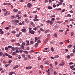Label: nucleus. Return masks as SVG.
Here are the masks:
<instances>
[{"label": "nucleus", "mask_w": 75, "mask_h": 75, "mask_svg": "<svg viewBox=\"0 0 75 75\" xmlns=\"http://www.w3.org/2000/svg\"><path fill=\"white\" fill-rule=\"evenodd\" d=\"M47 74H48V75H51V74H50V72L49 71H47Z\"/></svg>", "instance_id": "nucleus-62"}, {"label": "nucleus", "mask_w": 75, "mask_h": 75, "mask_svg": "<svg viewBox=\"0 0 75 75\" xmlns=\"http://www.w3.org/2000/svg\"><path fill=\"white\" fill-rule=\"evenodd\" d=\"M5 50H8V47H6L5 48Z\"/></svg>", "instance_id": "nucleus-23"}, {"label": "nucleus", "mask_w": 75, "mask_h": 75, "mask_svg": "<svg viewBox=\"0 0 75 75\" xmlns=\"http://www.w3.org/2000/svg\"><path fill=\"white\" fill-rule=\"evenodd\" d=\"M55 10H62L61 8H55Z\"/></svg>", "instance_id": "nucleus-33"}, {"label": "nucleus", "mask_w": 75, "mask_h": 75, "mask_svg": "<svg viewBox=\"0 0 75 75\" xmlns=\"http://www.w3.org/2000/svg\"><path fill=\"white\" fill-rule=\"evenodd\" d=\"M38 45V43H36L35 44V47H37Z\"/></svg>", "instance_id": "nucleus-27"}, {"label": "nucleus", "mask_w": 75, "mask_h": 75, "mask_svg": "<svg viewBox=\"0 0 75 75\" xmlns=\"http://www.w3.org/2000/svg\"><path fill=\"white\" fill-rule=\"evenodd\" d=\"M38 60H41V58H40V57H38Z\"/></svg>", "instance_id": "nucleus-45"}, {"label": "nucleus", "mask_w": 75, "mask_h": 75, "mask_svg": "<svg viewBox=\"0 0 75 75\" xmlns=\"http://www.w3.org/2000/svg\"><path fill=\"white\" fill-rule=\"evenodd\" d=\"M19 49V48L18 47H15V50H18Z\"/></svg>", "instance_id": "nucleus-56"}, {"label": "nucleus", "mask_w": 75, "mask_h": 75, "mask_svg": "<svg viewBox=\"0 0 75 75\" xmlns=\"http://www.w3.org/2000/svg\"><path fill=\"white\" fill-rule=\"evenodd\" d=\"M37 42L39 43H41V41L40 40H38L37 41Z\"/></svg>", "instance_id": "nucleus-20"}, {"label": "nucleus", "mask_w": 75, "mask_h": 75, "mask_svg": "<svg viewBox=\"0 0 75 75\" xmlns=\"http://www.w3.org/2000/svg\"><path fill=\"white\" fill-rule=\"evenodd\" d=\"M27 30L25 29H23L21 30V31L23 33H25Z\"/></svg>", "instance_id": "nucleus-4"}, {"label": "nucleus", "mask_w": 75, "mask_h": 75, "mask_svg": "<svg viewBox=\"0 0 75 75\" xmlns=\"http://www.w3.org/2000/svg\"><path fill=\"white\" fill-rule=\"evenodd\" d=\"M51 49V51L52 52H53V51H54V47H52Z\"/></svg>", "instance_id": "nucleus-29"}, {"label": "nucleus", "mask_w": 75, "mask_h": 75, "mask_svg": "<svg viewBox=\"0 0 75 75\" xmlns=\"http://www.w3.org/2000/svg\"><path fill=\"white\" fill-rule=\"evenodd\" d=\"M26 49L27 50H30V48L28 47H26Z\"/></svg>", "instance_id": "nucleus-57"}, {"label": "nucleus", "mask_w": 75, "mask_h": 75, "mask_svg": "<svg viewBox=\"0 0 75 75\" xmlns=\"http://www.w3.org/2000/svg\"><path fill=\"white\" fill-rule=\"evenodd\" d=\"M66 41L68 43H69V40H66Z\"/></svg>", "instance_id": "nucleus-63"}, {"label": "nucleus", "mask_w": 75, "mask_h": 75, "mask_svg": "<svg viewBox=\"0 0 75 75\" xmlns=\"http://www.w3.org/2000/svg\"><path fill=\"white\" fill-rule=\"evenodd\" d=\"M54 74L55 75H57V71H54Z\"/></svg>", "instance_id": "nucleus-35"}, {"label": "nucleus", "mask_w": 75, "mask_h": 75, "mask_svg": "<svg viewBox=\"0 0 75 75\" xmlns=\"http://www.w3.org/2000/svg\"><path fill=\"white\" fill-rule=\"evenodd\" d=\"M14 17H14V16H11V18H12V19H13V18H14Z\"/></svg>", "instance_id": "nucleus-48"}, {"label": "nucleus", "mask_w": 75, "mask_h": 75, "mask_svg": "<svg viewBox=\"0 0 75 75\" xmlns=\"http://www.w3.org/2000/svg\"><path fill=\"white\" fill-rule=\"evenodd\" d=\"M74 67H74V66H71L70 67V68H71V69H72V68H74Z\"/></svg>", "instance_id": "nucleus-16"}, {"label": "nucleus", "mask_w": 75, "mask_h": 75, "mask_svg": "<svg viewBox=\"0 0 75 75\" xmlns=\"http://www.w3.org/2000/svg\"><path fill=\"white\" fill-rule=\"evenodd\" d=\"M60 32H63L64 31V30H59Z\"/></svg>", "instance_id": "nucleus-49"}, {"label": "nucleus", "mask_w": 75, "mask_h": 75, "mask_svg": "<svg viewBox=\"0 0 75 75\" xmlns=\"http://www.w3.org/2000/svg\"><path fill=\"white\" fill-rule=\"evenodd\" d=\"M56 23H59V24H61V22L60 21H57L56 22Z\"/></svg>", "instance_id": "nucleus-64"}, {"label": "nucleus", "mask_w": 75, "mask_h": 75, "mask_svg": "<svg viewBox=\"0 0 75 75\" xmlns=\"http://www.w3.org/2000/svg\"><path fill=\"white\" fill-rule=\"evenodd\" d=\"M13 11L14 12H16L18 11V10L17 9H14Z\"/></svg>", "instance_id": "nucleus-11"}, {"label": "nucleus", "mask_w": 75, "mask_h": 75, "mask_svg": "<svg viewBox=\"0 0 75 75\" xmlns=\"http://www.w3.org/2000/svg\"><path fill=\"white\" fill-rule=\"evenodd\" d=\"M16 23H19V21H18V20H15V21Z\"/></svg>", "instance_id": "nucleus-36"}, {"label": "nucleus", "mask_w": 75, "mask_h": 75, "mask_svg": "<svg viewBox=\"0 0 75 75\" xmlns=\"http://www.w3.org/2000/svg\"><path fill=\"white\" fill-rule=\"evenodd\" d=\"M28 7H31V6H32V5L30 3H28L27 4Z\"/></svg>", "instance_id": "nucleus-6"}, {"label": "nucleus", "mask_w": 75, "mask_h": 75, "mask_svg": "<svg viewBox=\"0 0 75 75\" xmlns=\"http://www.w3.org/2000/svg\"><path fill=\"white\" fill-rule=\"evenodd\" d=\"M30 24L33 26V27H35V25L34 24V23L33 22H32L30 23Z\"/></svg>", "instance_id": "nucleus-3"}, {"label": "nucleus", "mask_w": 75, "mask_h": 75, "mask_svg": "<svg viewBox=\"0 0 75 75\" xmlns=\"http://www.w3.org/2000/svg\"><path fill=\"white\" fill-rule=\"evenodd\" d=\"M20 2H22V3H24V0H20Z\"/></svg>", "instance_id": "nucleus-54"}, {"label": "nucleus", "mask_w": 75, "mask_h": 75, "mask_svg": "<svg viewBox=\"0 0 75 75\" xmlns=\"http://www.w3.org/2000/svg\"><path fill=\"white\" fill-rule=\"evenodd\" d=\"M22 57H23L24 58L25 57V54H22Z\"/></svg>", "instance_id": "nucleus-26"}, {"label": "nucleus", "mask_w": 75, "mask_h": 75, "mask_svg": "<svg viewBox=\"0 0 75 75\" xmlns=\"http://www.w3.org/2000/svg\"><path fill=\"white\" fill-rule=\"evenodd\" d=\"M21 47L22 48V49H24V46H23V45H21Z\"/></svg>", "instance_id": "nucleus-21"}, {"label": "nucleus", "mask_w": 75, "mask_h": 75, "mask_svg": "<svg viewBox=\"0 0 75 75\" xmlns=\"http://www.w3.org/2000/svg\"><path fill=\"white\" fill-rule=\"evenodd\" d=\"M47 8L48 9H49V10H51V9H52V7L50 6H48Z\"/></svg>", "instance_id": "nucleus-7"}, {"label": "nucleus", "mask_w": 75, "mask_h": 75, "mask_svg": "<svg viewBox=\"0 0 75 75\" xmlns=\"http://www.w3.org/2000/svg\"><path fill=\"white\" fill-rule=\"evenodd\" d=\"M70 56V55H67V57L68 59H70V58H71V57Z\"/></svg>", "instance_id": "nucleus-10"}, {"label": "nucleus", "mask_w": 75, "mask_h": 75, "mask_svg": "<svg viewBox=\"0 0 75 75\" xmlns=\"http://www.w3.org/2000/svg\"><path fill=\"white\" fill-rule=\"evenodd\" d=\"M35 42H36L37 41V40H38V38H37V37H35Z\"/></svg>", "instance_id": "nucleus-9"}, {"label": "nucleus", "mask_w": 75, "mask_h": 75, "mask_svg": "<svg viewBox=\"0 0 75 75\" xmlns=\"http://www.w3.org/2000/svg\"><path fill=\"white\" fill-rule=\"evenodd\" d=\"M58 3L59 4L60 6L62 5V3L61 2H58Z\"/></svg>", "instance_id": "nucleus-12"}, {"label": "nucleus", "mask_w": 75, "mask_h": 75, "mask_svg": "<svg viewBox=\"0 0 75 75\" xmlns=\"http://www.w3.org/2000/svg\"><path fill=\"white\" fill-rule=\"evenodd\" d=\"M30 43L31 44H33L34 43V41H32L30 42Z\"/></svg>", "instance_id": "nucleus-42"}, {"label": "nucleus", "mask_w": 75, "mask_h": 75, "mask_svg": "<svg viewBox=\"0 0 75 75\" xmlns=\"http://www.w3.org/2000/svg\"><path fill=\"white\" fill-rule=\"evenodd\" d=\"M65 10V9H63L62 11L61 12V13H63V12H64Z\"/></svg>", "instance_id": "nucleus-44"}, {"label": "nucleus", "mask_w": 75, "mask_h": 75, "mask_svg": "<svg viewBox=\"0 0 75 75\" xmlns=\"http://www.w3.org/2000/svg\"><path fill=\"white\" fill-rule=\"evenodd\" d=\"M67 17H71V15L70 14H68L67 15Z\"/></svg>", "instance_id": "nucleus-32"}, {"label": "nucleus", "mask_w": 75, "mask_h": 75, "mask_svg": "<svg viewBox=\"0 0 75 75\" xmlns=\"http://www.w3.org/2000/svg\"><path fill=\"white\" fill-rule=\"evenodd\" d=\"M0 55L1 56H2L3 55V52H0Z\"/></svg>", "instance_id": "nucleus-30"}, {"label": "nucleus", "mask_w": 75, "mask_h": 75, "mask_svg": "<svg viewBox=\"0 0 75 75\" xmlns=\"http://www.w3.org/2000/svg\"><path fill=\"white\" fill-rule=\"evenodd\" d=\"M45 64H47V65H49V64H50V62H49L48 61H45Z\"/></svg>", "instance_id": "nucleus-5"}, {"label": "nucleus", "mask_w": 75, "mask_h": 75, "mask_svg": "<svg viewBox=\"0 0 75 75\" xmlns=\"http://www.w3.org/2000/svg\"><path fill=\"white\" fill-rule=\"evenodd\" d=\"M23 51L22 50H19V52L20 53H22L23 52Z\"/></svg>", "instance_id": "nucleus-31"}, {"label": "nucleus", "mask_w": 75, "mask_h": 75, "mask_svg": "<svg viewBox=\"0 0 75 75\" xmlns=\"http://www.w3.org/2000/svg\"><path fill=\"white\" fill-rule=\"evenodd\" d=\"M22 44L23 45H25V43L24 42H23L22 43Z\"/></svg>", "instance_id": "nucleus-60"}, {"label": "nucleus", "mask_w": 75, "mask_h": 75, "mask_svg": "<svg viewBox=\"0 0 75 75\" xmlns=\"http://www.w3.org/2000/svg\"><path fill=\"white\" fill-rule=\"evenodd\" d=\"M50 71H51V72H53V69H50Z\"/></svg>", "instance_id": "nucleus-38"}, {"label": "nucleus", "mask_w": 75, "mask_h": 75, "mask_svg": "<svg viewBox=\"0 0 75 75\" xmlns=\"http://www.w3.org/2000/svg\"><path fill=\"white\" fill-rule=\"evenodd\" d=\"M58 57H59L58 55L55 56L54 57V58H58Z\"/></svg>", "instance_id": "nucleus-50"}, {"label": "nucleus", "mask_w": 75, "mask_h": 75, "mask_svg": "<svg viewBox=\"0 0 75 75\" xmlns=\"http://www.w3.org/2000/svg\"><path fill=\"white\" fill-rule=\"evenodd\" d=\"M23 52H24V53H25V54H28V51H23Z\"/></svg>", "instance_id": "nucleus-24"}, {"label": "nucleus", "mask_w": 75, "mask_h": 75, "mask_svg": "<svg viewBox=\"0 0 75 75\" xmlns=\"http://www.w3.org/2000/svg\"><path fill=\"white\" fill-rule=\"evenodd\" d=\"M33 30H35V31H36V30H37V27H35L34 28H33Z\"/></svg>", "instance_id": "nucleus-46"}, {"label": "nucleus", "mask_w": 75, "mask_h": 75, "mask_svg": "<svg viewBox=\"0 0 75 75\" xmlns=\"http://www.w3.org/2000/svg\"><path fill=\"white\" fill-rule=\"evenodd\" d=\"M53 7H54V8H55V7H56V5H55V4H53Z\"/></svg>", "instance_id": "nucleus-51"}, {"label": "nucleus", "mask_w": 75, "mask_h": 75, "mask_svg": "<svg viewBox=\"0 0 75 75\" xmlns=\"http://www.w3.org/2000/svg\"><path fill=\"white\" fill-rule=\"evenodd\" d=\"M51 36V35L50 34H48L47 35V37H50Z\"/></svg>", "instance_id": "nucleus-34"}, {"label": "nucleus", "mask_w": 75, "mask_h": 75, "mask_svg": "<svg viewBox=\"0 0 75 75\" xmlns=\"http://www.w3.org/2000/svg\"><path fill=\"white\" fill-rule=\"evenodd\" d=\"M71 37H72L73 36H74V32H72L71 33Z\"/></svg>", "instance_id": "nucleus-25"}, {"label": "nucleus", "mask_w": 75, "mask_h": 75, "mask_svg": "<svg viewBox=\"0 0 75 75\" xmlns=\"http://www.w3.org/2000/svg\"><path fill=\"white\" fill-rule=\"evenodd\" d=\"M17 68H18V65L15 66V67H13V68H14V69Z\"/></svg>", "instance_id": "nucleus-15"}, {"label": "nucleus", "mask_w": 75, "mask_h": 75, "mask_svg": "<svg viewBox=\"0 0 75 75\" xmlns=\"http://www.w3.org/2000/svg\"><path fill=\"white\" fill-rule=\"evenodd\" d=\"M3 63H4V64H7V62L6 61H3Z\"/></svg>", "instance_id": "nucleus-59"}, {"label": "nucleus", "mask_w": 75, "mask_h": 75, "mask_svg": "<svg viewBox=\"0 0 75 75\" xmlns=\"http://www.w3.org/2000/svg\"><path fill=\"white\" fill-rule=\"evenodd\" d=\"M52 24H53V22H52V21H50V25H52Z\"/></svg>", "instance_id": "nucleus-17"}, {"label": "nucleus", "mask_w": 75, "mask_h": 75, "mask_svg": "<svg viewBox=\"0 0 75 75\" xmlns=\"http://www.w3.org/2000/svg\"><path fill=\"white\" fill-rule=\"evenodd\" d=\"M16 52H14L12 54V55H16Z\"/></svg>", "instance_id": "nucleus-41"}, {"label": "nucleus", "mask_w": 75, "mask_h": 75, "mask_svg": "<svg viewBox=\"0 0 75 75\" xmlns=\"http://www.w3.org/2000/svg\"><path fill=\"white\" fill-rule=\"evenodd\" d=\"M54 36L55 37H57V33H55Z\"/></svg>", "instance_id": "nucleus-43"}, {"label": "nucleus", "mask_w": 75, "mask_h": 75, "mask_svg": "<svg viewBox=\"0 0 75 75\" xmlns=\"http://www.w3.org/2000/svg\"><path fill=\"white\" fill-rule=\"evenodd\" d=\"M15 44H16L18 45V46H20V44H19L18 43H15Z\"/></svg>", "instance_id": "nucleus-14"}, {"label": "nucleus", "mask_w": 75, "mask_h": 75, "mask_svg": "<svg viewBox=\"0 0 75 75\" xmlns=\"http://www.w3.org/2000/svg\"><path fill=\"white\" fill-rule=\"evenodd\" d=\"M48 31H49V30H46L45 32V34H46V33H48Z\"/></svg>", "instance_id": "nucleus-18"}, {"label": "nucleus", "mask_w": 75, "mask_h": 75, "mask_svg": "<svg viewBox=\"0 0 75 75\" xmlns=\"http://www.w3.org/2000/svg\"><path fill=\"white\" fill-rule=\"evenodd\" d=\"M38 17V16H37V15H36L35 17V19H36V18H37Z\"/></svg>", "instance_id": "nucleus-58"}, {"label": "nucleus", "mask_w": 75, "mask_h": 75, "mask_svg": "<svg viewBox=\"0 0 75 75\" xmlns=\"http://www.w3.org/2000/svg\"><path fill=\"white\" fill-rule=\"evenodd\" d=\"M72 45H68V47L69 48H71V47H72Z\"/></svg>", "instance_id": "nucleus-28"}, {"label": "nucleus", "mask_w": 75, "mask_h": 75, "mask_svg": "<svg viewBox=\"0 0 75 75\" xmlns=\"http://www.w3.org/2000/svg\"><path fill=\"white\" fill-rule=\"evenodd\" d=\"M40 30L41 31H43V32H44L45 31V30H43V29L42 28H41L40 29Z\"/></svg>", "instance_id": "nucleus-13"}, {"label": "nucleus", "mask_w": 75, "mask_h": 75, "mask_svg": "<svg viewBox=\"0 0 75 75\" xmlns=\"http://www.w3.org/2000/svg\"><path fill=\"white\" fill-rule=\"evenodd\" d=\"M35 33V31L33 30H29V33L31 34H34Z\"/></svg>", "instance_id": "nucleus-1"}, {"label": "nucleus", "mask_w": 75, "mask_h": 75, "mask_svg": "<svg viewBox=\"0 0 75 75\" xmlns=\"http://www.w3.org/2000/svg\"><path fill=\"white\" fill-rule=\"evenodd\" d=\"M46 23H47V24H49L50 23V21L48 20V21H46Z\"/></svg>", "instance_id": "nucleus-22"}, {"label": "nucleus", "mask_w": 75, "mask_h": 75, "mask_svg": "<svg viewBox=\"0 0 75 75\" xmlns=\"http://www.w3.org/2000/svg\"><path fill=\"white\" fill-rule=\"evenodd\" d=\"M64 64H65V63L63 61H62L61 63H60L59 64V65H60V66H63V65H64Z\"/></svg>", "instance_id": "nucleus-2"}, {"label": "nucleus", "mask_w": 75, "mask_h": 75, "mask_svg": "<svg viewBox=\"0 0 75 75\" xmlns=\"http://www.w3.org/2000/svg\"><path fill=\"white\" fill-rule=\"evenodd\" d=\"M2 10L3 11H6V9L5 8L3 9Z\"/></svg>", "instance_id": "nucleus-53"}, {"label": "nucleus", "mask_w": 75, "mask_h": 75, "mask_svg": "<svg viewBox=\"0 0 75 75\" xmlns=\"http://www.w3.org/2000/svg\"><path fill=\"white\" fill-rule=\"evenodd\" d=\"M7 13H8V11H6V12L4 13V16H5L6 15H7Z\"/></svg>", "instance_id": "nucleus-47"}, {"label": "nucleus", "mask_w": 75, "mask_h": 75, "mask_svg": "<svg viewBox=\"0 0 75 75\" xmlns=\"http://www.w3.org/2000/svg\"><path fill=\"white\" fill-rule=\"evenodd\" d=\"M52 21H54L55 20V18H53L51 19Z\"/></svg>", "instance_id": "nucleus-61"}, {"label": "nucleus", "mask_w": 75, "mask_h": 75, "mask_svg": "<svg viewBox=\"0 0 75 75\" xmlns=\"http://www.w3.org/2000/svg\"><path fill=\"white\" fill-rule=\"evenodd\" d=\"M70 57H74V54L71 53L70 54Z\"/></svg>", "instance_id": "nucleus-8"}, {"label": "nucleus", "mask_w": 75, "mask_h": 75, "mask_svg": "<svg viewBox=\"0 0 75 75\" xmlns=\"http://www.w3.org/2000/svg\"><path fill=\"white\" fill-rule=\"evenodd\" d=\"M11 49L12 51H14V47H12Z\"/></svg>", "instance_id": "nucleus-55"}, {"label": "nucleus", "mask_w": 75, "mask_h": 75, "mask_svg": "<svg viewBox=\"0 0 75 75\" xmlns=\"http://www.w3.org/2000/svg\"><path fill=\"white\" fill-rule=\"evenodd\" d=\"M11 42H14V41H15V40H14V39H12V40H11Z\"/></svg>", "instance_id": "nucleus-52"}, {"label": "nucleus", "mask_w": 75, "mask_h": 75, "mask_svg": "<svg viewBox=\"0 0 75 75\" xmlns=\"http://www.w3.org/2000/svg\"><path fill=\"white\" fill-rule=\"evenodd\" d=\"M9 75H13V73L12 72H10L8 74Z\"/></svg>", "instance_id": "nucleus-39"}, {"label": "nucleus", "mask_w": 75, "mask_h": 75, "mask_svg": "<svg viewBox=\"0 0 75 75\" xmlns=\"http://www.w3.org/2000/svg\"><path fill=\"white\" fill-rule=\"evenodd\" d=\"M12 48V46H8V48Z\"/></svg>", "instance_id": "nucleus-40"}, {"label": "nucleus", "mask_w": 75, "mask_h": 75, "mask_svg": "<svg viewBox=\"0 0 75 75\" xmlns=\"http://www.w3.org/2000/svg\"><path fill=\"white\" fill-rule=\"evenodd\" d=\"M12 62V60H9L8 62V64H11Z\"/></svg>", "instance_id": "nucleus-37"}, {"label": "nucleus", "mask_w": 75, "mask_h": 75, "mask_svg": "<svg viewBox=\"0 0 75 75\" xmlns=\"http://www.w3.org/2000/svg\"><path fill=\"white\" fill-rule=\"evenodd\" d=\"M33 21H39V20L38 19H34Z\"/></svg>", "instance_id": "nucleus-19"}]
</instances>
